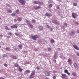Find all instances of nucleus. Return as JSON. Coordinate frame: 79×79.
<instances>
[{
    "mask_svg": "<svg viewBox=\"0 0 79 79\" xmlns=\"http://www.w3.org/2000/svg\"><path fill=\"white\" fill-rule=\"evenodd\" d=\"M53 79H56V77L55 76L53 77Z\"/></svg>",
    "mask_w": 79,
    "mask_h": 79,
    "instance_id": "obj_51",
    "label": "nucleus"
},
{
    "mask_svg": "<svg viewBox=\"0 0 79 79\" xmlns=\"http://www.w3.org/2000/svg\"><path fill=\"white\" fill-rule=\"evenodd\" d=\"M39 29L40 30V31H42L43 30V27L41 25L40 26Z\"/></svg>",
    "mask_w": 79,
    "mask_h": 79,
    "instance_id": "obj_8",
    "label": "nucleus"
},
{
    "mask_svg": "<svg viewBox=\"0 0 79 79\" xmlns=\"http://www.w3.org/2000/svg\"><path fill=\"white\" fill-rule=\"evenodd\" d=\"M64 25L65 26H68V24L66 23H65L64 24Z\"/></svg>",
    "mask_w": 79,
    "mask_h": 79,
    "instance_id": "obj_36",
    "label": "nucleus"
},
{
    "mask_svg": "<svg viewBox=\"0 0 79 79\" xmlns=\"http://www.w3.org/2000/svg\"><path fill=\"white\" fill-rule=\"evenodd\" d=\"M71 59H69L68 60V62L69 63H70L71 62Z\"/></svg>",
    "mask_w": 79,
    "mask_h": 79,
    "instance_id": "obj_31",
    "label": "nucleus"
},
{
    "mask_svg": "<svg viewBox=\"0 0 79 79\" xmlns=\"http://www.w3.org/2000/svg\"><path fill=\"white\" fill-rule=\"evenodd\" d=\"M15 67H18V66H19V65H18V64H15Z\"/></svg>",
    "mask_w": 79,
    "mask_h": 79,
    "instance_id": "obj_22",
    "label": "nucleus"
},
{
    "mask_svg": "<svg viewBox=\"0 0 79 79\" xmlns=\"http://www.w3.org/2000/svg\"><path fill=\"white\" fill-rule=\"evenodd\" d=\"M48 6L49 8H52V6H53V5L52 4H50Z\"/></svg>",
    "mask_w": 79,
    "mask_h": 79,
    "instance_id": "obj_23",
    "label": "nucleus"
},
{
    "mask_svg": "<svg viewBox=\"0 0 79 79\" xmlns=\"http://www.w3.org/2000/svg\"><path fill=\"white\" fill-rule=\"evenodd\" d=\"M57 14H58V15H60V12H57Z\"/></svg>",
    "mask_w": 79,
    "mask_h": 79,
    "instance_id": "obj_54",
    "label": "nucleus"
},
{
    "mask_svg": "<svg viewBox=\"0 0 79 79\" xmlns=\"http://www.w3.org/2000/svg\"><path fill=\"white\" fill-rule=\"evenodd\" d=\"M54 58H55V59H56V58H58V56H57V55H55L54 56Z\"/></svg>",
    "mask_w": 79,
    "mask_h": 79,
    "instance_id": "obj_19",
    "label": "nucleus"
},
{
    "mask_svg": "<svg viewBox=\"0 0 79 79\" xmlns=\"http://www.w3.org/2000/svg\"><path fill=\"white\" fill-rule=\"evenodd\" d=\"M31 37L32 38V37H34V36H33V35H31Z\"/></svg>",
    "mask_w": 79,
    "mask_h": 79,
    "instance_id": "obj_55",
    "label": "nucleus"
},
{
    "mask_svg": "<svg viewBox=\"0 0 79 79\" xmlns=\"http://www.w3.org/2000/svg\"><path fill=\"white\" fill-rule=\"evenodd\" d=\"M15 35H17V36H18V35H19V34H17L16 33H15Z\"/></svg>",
    "mask_w": 79,
    "mask_h": 79,
    "instance_id": "obj_53",
    "label": "nucleus"
},
{
    "mask_svg": "<svg viewBox=\"0 0 79 79\" xmlns=\"http://www.w3.org/2000/svg\"><path fill=\"white\" fill-rule=\"evenodd\" d=\"M40 5H42L44 4V3L42 2H39V3Z\"/></svg>",
    "mask_w": 79,
    "mask_h": 79,
    "instance_id": "obj_17",
    "label": "nucleus"
},
{
    "mask_svg": "<svg viewBox=\"0 0 79 79\" xmlns=\"http://www.w3.org/2000/svg\"><path fill=\"white\" fill-rule=\"evenodd\" d=\"M53 73H56V71H53Z\"/></svg>",
    "mask_w": 79,
    "mask_h": 79,
    "instance_id": "obj_62",
    "label": "nucleus"
},
{
    "mask_svg": "<svg viewBox=\"0 0 79 79\" xmlns=\"http://www.w3.org/2000/svg\"><path fill=\"white\" fill-rule=\"evenodd\" d=\"M0 79H4V78L2 77H0Z\"/></svg>",
    "mask_w": 79,
    "mask_h": 79,
    "instance_id": "obj_58",
    "label": "nucleus"
},
{
    "mask_svg": "<svg viewBox=\"0 0 79 79\" xmlns=\"http://www.w3.org/2000/svg\"><path fill=\"white\" fill-rule=\"evenodd\" d=\"M45 16H48V13H46L45 14Z\"/></svg>",
    "mask_w": 79,
    "mask_h": 79,
    "instance_id": "obj_42",
    "label": "nucleus"
},
{
    "mask_svg": "<svg viewBox=\"0 0 79 79\" xmlns=\"http://www.w3.org/2000/svg\"><path fill=\"white\" fill-rule=\"evenodd\" d=\"M46 28H49L50 27V26L48 25H46Z\"/></svg>",
    "mask_w": 79,
    "mask_h": 79,
    "instance_id": "obj_30",
    "label": "nucleus"
},
{
    "mask_svg": "<svg viewBox=\"0 0 79 79\" xmlns=\"http://www.w3.org/2000/svg\"><path fill=\"white\" fill-rule=\"evenodd\" d=\"M8 35H10V36H11V35H12V33L11 32L9 33H8Z\"/></svg>",
    "mask_w": 79,
    "mask_h": 79,
    "instance_id": "obj_33",
    "label": "nucleus"
},
{
    "mask_svg": "<svg viewBox=\"0 0 79 79\" xmlns=\"http://www.w3.org/2000/svg\"><path fill=\"white\" fill-rule=\"evenodd\" d=\"M68 77V76H66V74H62L61 77L62 78V79H65V77Z\"/></svg>",
    "mask_w": 79,
    "mask_h": 79,
    "instance_id": "obj_4",
    "label": "nucleus"
},
{
    "mask_svg": "<svg viewBox=\"0 0 79 79\" xmlns=\"http://www.w3.org/2000/svg\"><path fill=\"white\" fill-rule=\"evenodd\" d=\"M48 51H50V50H51V48H48Z\"/></svg>",
    "mask_w": 79,
    "mask_h": 79,
    "instance_id": "obj_45",
    "label": "nucleus"
},
{
    "mask_svg": "<svg viewBox=\"0 0 79 79\" xmlns=\"http://www.w3.org/2000/svg\"><path fill=\"white\" fill-rule=\"evenodd\" d=\"M26 22L27 23V24H29V25L30 24V22L28 20H26Z\"/></svg>",
    "mask_w": 79,
    "mask_h": 79,
    "instance_id": "obj_20",
    "label": "nucleus"
},
{
    "mask_svg": "<svg viewBox=\"0 0 79 79\" xmlns=\"http://www.w3.org/2000/svg\"><path fill=\"white\" fill-rule=\"evenodd\" d=\"M14 22L15 23H16V22H17V20L16 19H15Z\"/></svg>",
    "mask_w": 79,
    "mask_h": 79,
    "instance_id": "obj_48",
    "label": "nucleus"
},
{
    "mask_svg": "<svg viewBox=\"0 0 79 79\" xmlns=\"http://www.w3.org/2000/svg\"><path fill=\"white\" fill-rule=\"evenodd\" d=\"M7 12H8V13H11L12 11H11V10H8Z\"/></svg>",
    "mask_w": 79,
    "mask_h": 79,
    "instance_id": "obj_28",
    "label": "nucleus"
},
{
    "mask_svg": "<svg viewBox=\"0 0 79 79\" xmlns=\"http://www.w3.org/2000/svg\"><path fill=\"white\" fill-rule=\"evenodd\" d=\"M23 71V69L19 68V71L20 72H21V71Z\"/></svg>",
    "mask_w": 79,
    "mask_h": 79,
    "instance_id": "obj_24",
    "label": "nucleus"
},
{
    "mask_svg": "<svg viewBox=\"0 0 79 79\" xmlns=\"http://www.w3.org/2000/svg\"><path fill=\"white\" fill-rule=\"evenodd\" d=\"M19 47H23V45H22V44H19Z\"/></svg>",
    "mask_w": 79,
    "mask_h": 79,
    "instance_id": "obj_35",
    "label": "nucleus"
},
{
    "mask_svg": "<svg viewBox=\"0 0 79 79\" xmlns=\"http://www.w3.org/2000/svg\"><path fill=\"white\" fill-rule=\"evenodd\" d=\"M77 56H78L79 57V53H77Z\"/></svg>",
    "mask_w": 79,
    "mask_h": 79,
    "instance_id": "obj_56",
    "label": "nucleus"
},
{
    "mask_svg": "<svg viewBox=\"0 0 79 79\" xmlns=\"http://www.w3.org/2000/svg\"><path fill=\"white\" fill-rule=\"evenodd\" d=\"M4 27L5 29H6V30H8V31H9V30H10V28H9L7 26H5Z\"/></svg>",
    "mask_w": 79,
    "mask_h": 79,
    "instance_id": "obj_13",
    "label": "nucleus"
},
{
    "mask_svg": "<svg viewBox=\"0 0 79 79\" xmlns=\"http://www.w3.org/2000/svg\"><path fill=\"white\" fill-rule=\"evenodd\" d=\"M18 27V26L16 24H15L14 25H13L11 26V28L12 29H15V28H17Z\"/></svg>",
    "mask_w": 79,
    "mask_h": 79,
    "instance_id": "obj_5",
    "label": "nucleus"
},
{
    "mask_svg": "<svg viewBox=\"0 0 79 79\" xmlns=\"http://www.w3.org/2000/svg\"><path fill=\"white\" fill-rule=\"evenodd\" d=\"M37 68L38 70H39L40 69V67H39V66H37Z\"/></svg>",
    "mask_w": 79,
    "mask_h": 79,
    "instance_id": "obj_40",
    "label": "nucleus"
},
{
    "mask_svg": "<svg viewBox=\"0 0 79 79\" xmlns=\"http://www.w3.org/2000/svg\"><path fill=\"white\" fill-rule=\"evenodd\" d=\"M7 56V55L6 54H4L2 55L3 57H6Z\"/></svg>",
    "mask_w": 79,
    "mask_h": 79,
    "instance_id": "obj_26",
    "label": "nucleus"
},
{
    "mask_svg": "<svg viewBox=\"0 0 79 79\" xmlns=\"http://www.w3.org/2000/svg\"><path fill=\"white\" fill-rule=\"evenodd\" d=\"M73 66L75 68H77V64L76 63H74L73 64Z\"/></svg>",
    "mask_w": 79,
    "mask_h": 79,
    "instance_id": "obj_12",
    "label": "nucleus"
},
{
    "mask_svg": "<svg viewBox=\"0 0 79 79\" xmlns=\"http://www.w3.org/2000/svg\"><path fill=\"white\" fill-rule=\"evenodd\" d=\"M72 16L73 18H76V16H75V13H73L72 14Z\"/></svg>",
    "mask_w": 79,
    "mask_h": 79,
    "instance_id": "obj_9",
    "label": "nucleus"
},
{
    "mask_svg": "<svg viewBox=\"0 0 79 79\" xmlns=\"http://www.w3.org/2000/svg\"><path fill=\"white\" fill-rule=\"evenodd\" d=\"M7 38H11V37L10 36H7Z\"/></svg>",
    "mask_w": 79,
    "mask_h": 79,
    "instance_id": "obj_50",
    "label": "nucleus"
},
{
    "mask_svg": "<svg viewBox=\"0 0 79 79\" xmlns=\"http://www.w3.org/2000/svg\"><path fill=\"white\" fill-rule=\"evenodd\" d=\"M2 37H3V35H0V37H1V38H2Z\"/></svg>",
    "mask_w": 79,
    "mask_h": 79,
    "instance_id": "obj_52",
    "label": "nucleus"
},
{
    "mask_svg": "<svg viewBox=\"0 0 79 79\" xmlns=\"http://www.w3.org/2000/svg\"><path fill=\"white\" fill-rule=\"evenodd\" d=\"M58 50H60V48H58Z\"/></svg>",
    "mask_w": 79,
    "mask_h": 79,
    "instance_id": "obj_64",
    "label": "nucleus"
},
{
    "mask_svg": "<svg viewBox=\"0 0 79 79\" xmlns=\"http://www.w3.org/2000/svg\"><path fill=\"white\" fill-rule=\"evenodd\" d=\"M30 27H31V28H33V26L31 24H30L29 25Z\"/></svg>",
    "mask_w": 79,
    "mask_h": 79,
    "instance_id": "obj_27",
    "label": "nucleus"
},
{
    "mask_svg": "<svg viewBox=\"0 0 79 79\" xmlns=\"http://www.w3.org/2000/svg\"><path fill=\"white\" fill-rule=\"evenodd\" d=\"M58 1L59 2H61V0H59Z\"/></svg>",
    "mask_w": 79,
    "mask_h": 79,
    "instance_id": "obj_63",
    "label": "nucleus"
},
{
    "mask_svg": "<svg viewBox=\"0 0 79 79\" xmlns=\"http://www.w3.org/2000/svg\"><path fill=\"white\" fill-rule=\"evenodd\" d=\"M41 8V7H40V6H38L36 7L35 9V10H39V9H40Z\"/></svg>",
    "mask_w": 79,
    "mask_h": 79,
    "instance_id": "obj_15",
    "label": "nucleus"
},
{
    "mask_svg": "<svg viewBox=\"0 0 79 79\" xmlns=\"http://www.w3.org/2000/svg\"><path fill=\"white\" fill-rule=\"evenodd\" d=\"M38 38H39V36L36 35H35L32 37V39L34 40H37V39H38Z\"/></svg>",
    "mask_w": 79,
    "mask_h": 79,
    "instance_id": "obj_2",
    "label": "nucleus"
},
{
    "mask_svg": "<svg viewBox=\"0 0 79 79\" xmlns=\"http://www.w3.org/2000/svg\"><path fill=\"white\" fill-rule=\"evenodd\" d=\"M68 72V70L65 69L64 70V73H67Z\"/></svg>",
    "mask_w": 79,
    "mask_h": 79,
    "instance_id": "obj_29",
    "label": "nucleus"
},
{
    "mask_svg": "<svg viewBox=\"0 0 79 79\" xmlns=\"http://www.w3.org/2000/svg\"><path fill=\"white\" fill-rule=\"evenodd\" d=\"M72 75H73V76H76V74H75L74 73H72Z\"/></svg>",
    "mask_w": 79,
    "mask_h": 79,
    "instance_id": "obj_43",
    "label": "nucleus"
},
{
    "mask_svg": "<svg viewBox=\"0 0 79 79\" xmlns=\"http://www.w3.org/2000/svg\"><path fill=\"white\" fill-rule=\"evenodd\" d=\"M49 30L50 31H53V29L52 28H50L49 29Z\"/></svg>",
    "mask_w": 79,
    "mask_h": 79,
    "instance_id": "obj_44",
    "label": "nucleus"
},
{
    "mask_svg": "<svg viewBox=\"0 0 79 79\" xmlns=\"http://www.w3.org/2000/svg\"><path fill=\"white\" fill-rule=\"evenodd\" d=\"M18 1L19 3L22 5H25L26 3V0H19Z\"/></svg>",
    "mask_w": 79,
    "mask_h": 79,
    "instance_id": "obj_1",
    "label": "nucleus"
},
{
    "mask_svg": "<svg viewBox=\"0 0 79 79\" xmlns=\"http://www.w3.org/2000/svg\"><path fill=\"white\" fill-rule=\"evenodd\" d=\"M56 8L57 9V10H58L60 9V7L58 6H56Z\"/></svg>",
    "mask_w": 79,
    "mask_h": 79,
    "instance_id": "obj_41",
    "label": "nucleus"
},
{
    "mask_svg": "<svg viewBox=\"0 0 79 79\" xmlns=\"http://www.w3.org/2000/svg\"><path fill=\"white\" fill-rule=\"evenodd\" d=\"M71 34H72V35H74L76 34V33H75V31H71Z\"/></svg>",
    "mask_w": 79,
    "mask_h": 79,
    "instance_id": "obj_10",
    "label": "nucleus"
},
{
    "mask_svg": "<svg viewBox=\"0 0 79 79\" xmlns=\"http://www.w3.org/2000/svg\"><path fill=\"white\" fill-rule=\"evenodd\" d=\"M73 47H74V48L76 49V50H79V48L77 47V46H76L75 45H73Z\"/></svg>",
    "mask_w": 79,
    "mask_h": 79,
    "instance_id": "obj_7",
    "label": "nucleus"
},
{
    "mask_svg": "<svg viewBox=\"0 0 79 79\" xmlns=\"http://www.w3.org/2000/svg\"><path fill=\"white\" fill-rule=\"evenodd\" d=\"M35 51H36V52H37V51H38V49H35Z\"/></svg>",
    "mask_w": 79,
    "mask_h": 79,
    "instance_id": "obj_57",
    "label": "nucleus"
},
{
    "mask_svg": "<svg viewBox=\"0 0 79 79\" xmlns=\"http://www.w3.org/2000/svg\"><path fill=\"white\" fill-rule=\"evenodd\" d=\"M52 23L55 24H57V25H60V23L57 22V20H54L52 21Z\"/></svg>",
    "mask_w": 79,
    "mask_h": 79,
    "instance_id": "obj_3",
    "label": "nucleus"
},
{
    "mask_svg": "<svg viewBox=\"0 0 79 79\" xmlns=\"http://www.w3.org/2000/svg\"><path fill=\"white\" fill-rule=\"evenodd\" d=\"M73 6H76L77 5V3H74L73 4Z\"/></svg>",
    "mask_w": 79,
    "mask_h": 79,
    "instance_id": "obj_18",
    "label": "nucleus"
},
{
    "mask_svg": "<svg viewBox=\"0 0 79 79\" xmlns=\"http://www.w3.org/2000/svg\"><path fill=\"white\" fill-rule=\"evenodd\" d=\"M26 73H30V70H26Z\"/></svg>",
    "mask_w": 79,
    "mask_h": 79,
    "instance_id": "obj_37",
    "label": "nucleus"
},
{
    "mask_svg": "<svg viewBox=\"0 0 79 79\" xmlns=\"http://www.w3.org/2000/svg\"><path fill=\"white\" fill-rule=\"evenodd\" d=\"M33 75L31 74L30 76V79H32L33 78Z\"/></svg>",
    "mask_w": 79,
    "mask_h": 79,
    "instance_id": "obj_21",
    "label": "nucleus"
},
{
    "mask_svg": "<svg viewBox=\"0 0 79 79\" xmlns=\"http://www.w3.org/2000/svg\"><path fill=\"white\" fill-rule=\"evenodd\" d=\"M79 23H77V22H76L75 23V24H78Z\"/></svg>",
    "mask_w": 79,
    "mask_h": 79,
    "instance_id": "obj_60",
    "label": "nucleus"
},
{
    "mask_svg": "<svg viewBox=\"0 0 79 79\" xmlns=\"http://www.w3.org/2000/svg\"><path fill=\"white\" fill-rule=\"evenodd\" d=\"M33 3L35 4H38L39 3V2L35 1L33 2Z\"/></svg>",
    "mask_w": 79,
    "mask_h": 79,
    "instance_id": "obj_16",
    "label": "nucleus"
},
{
    "mask_svg": "<svg viewBox=\"0 0 79 79\" xmlns=\"http://www.w3.org/2000/svg\"><path fill=\"white\" fill-rule=\"evenodd\" d=\"M35 71H32V73H31V74L32 75H34L35 74Z\"/></svg>",
    "mask_w": 79,
    "mask_h": 79,
    "instance_id": "obj_11",
    "label": "nucleus"
},
{
    "mask_svg": "<svg viewBox=\"0 0 79 79\" xmlns=\"http://www.w3.org/2000/svg\"><path fill=\"white\" fill-rule=\"evenodd\" d=\"M61 56H63V54H61Z\"/></svg>",
    "mask_w": 79,
    "mask_h": 79,
    "instance_id": "obj_59",
    "label": "nucleus"
},
{
    "mask_svg": "<svg viewBox=\"0 0 79 79\" xmlns=\"http://www.w3.org/2000/svg\"><path fill=\"white\" fill-rule=\"evenodd\" d=\"M67 74L68 76H70V73L68 72Z\"/></svg>",
    "mask_w": 79,
    "mask_h": 79,
    "instance_id": "obj_49",
    "label": "nucleus"
},
{
    "mask_svg": "<svg viewBox=\"0 0 79 79\" xmlns=\"http://www.w3.org/2000/svg\"><path fill=\"white\" fill-rule=\"evenodd\" d=\"M13 58L14 59H16V56H13Z\"/></svg>",
    "mask_w": 79,
    "mask_h": 79,
    "instance_id": "obj_34",
    "label": "nucleus"
},
{
    "mask_svg": "<svg viewBox=\"0 0 79 79\" xmlns=\"http://www.w3.org/2000/svg\"><path fill=\"white\" fill-rule=\"evenodd\" d=\"M45 75L46 76H48L50 75V73L48 72H46L45 73Z\"/></svg>",
    "mask_w": 79,
    "mask_h": 79,
    "instance_id": "obj_6",
    "label": "nucleus"
},
{
    "mask_svg": "<svg viewBox=\"0 0 79 79\" xmlns=\"http://www.w3.org/2000/svg\"><path fill=\"white\" fill-rule=\"evenodd\" d=\"M54 63H56V60H54Z\"/></svg>",
    "mask_w": 79,
    "mask_h": 79,
    "instance_id": "obj_61",
    "label": "nucleus"
},
{
    "mask_svg": "<svg viewBox=\"0 0 79 79\" xmlns=\"http://www.w3.org/2000/svg\"><path fill=\"white\" fill-rule=\"evenodd\" d=\"M16 15V14L15 13H13L11 14V15L12 16H15Z\"/></svg>",
    "mask_w": 79,
    "mask_h": 79,
    "instance_id": "obj_32",
    "label": "nucleus"
},
{
    "mask_svg": "<svg viewBox=\"0 0 79 79\" xmlns=\"http://www.w3.org/2000/svg\"><path fill=\"white\" fill-rule=\"evenodd\" d=\"M32 21L33 23H35V20L34 19L32 20Z\"/></svg>",
    "mask_w": 79,
    "mask_h": 79,
    "instance_id": "obj_47",
    "label": "nucleus"
},
{
    "mask_svg": "<svg viewBox=\"0 0 79 79\" xmlns=\"http://www.w3.org/2000/svg\"><path fill=\"white\" fill-rule=\"evenodd\" d=\"M51 42V44H53L54 43V40H52Z\"/></svg>",
    "mask_w": 79,
    "mask_h": 79,
    "instance_id": "obj_25",
    "label": "nucleus"
},
{
    "mask_svg": "<svg viewBox=\"0 0 79 79\" xmlns=\"http://www.w3.org/2000/svg\"><path fill=\"white\" fill-rule=\"evenodd\" d=\"M22 18H21V17H19L18 18V21H21L22 19Z\"/></svg>",
    "mask_w": 79,
    "mask_h": 79,
    "instance_id": "obj_14",
    "label": "nucleus"
},
{
    "mask_svg": "<svg viewBox=\"0 0 79 79\" xmlns=\"http://www.w3.org/2000/svg\"><path fill=\"white\" fill-rule=\"evenodd\" d=\"M4 66H5V67H7V66H8V65H7V64H4Z\"/></svg>",
    "mask_w": 79,
    "mask_h": 79,
    "instance_id": "obj_46",
    "label": "nucleus"
},
{
    "mask_svg": "<svg viewBox=\"0 0 79 79\" xmlns=\"http://www.w3.org/2000/svg\"><path fill=\"white\" fill-rule=\"evenodd\" d=\"M19 11V10H17L15 11L16 13H18Z\"/></svg>",
    "mask_w": 79,
    "mask_h": 79,
    "instance_id": "obj_39",
    "label": "nucleus"
},
{
    "mask_svg": "<svg viewBox=\"0 0 79 79\" xmlns=\"http://www.w3.org/2000/svg\"><path fill=\"white\" fill-rule=\"evenodd\" d=\"M50 16H52V15L51 14H48V17Z\"/></svg>",
    "mask_w": 79,
    "mask_h": 79,
    "instance_id": "obj_38",
    "label": "nucleus"
}]
</instances>
